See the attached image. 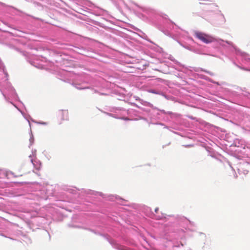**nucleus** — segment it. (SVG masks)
I'll list each match as a JSON object with an SVG mask.
<instances>
[{
  "instance_id": "nucleus-2",
  "label": "nucleus",
  "mask_w": 250,
  "mask_h": 250,
  "mask_svg": "<svg viewBox=\"0 0 250 250\" xmlns=\"http://www.w3.org/2000/svg\"><path fill=\"white\" fill-rule=\"evenodd\" d=\"M57 118L58 120L61 121L67 120L68 119V112L66 111H60L57 115Z\"/></svg>"
},
{
  "instance_id": "nucleus-1",
  "label": "nucleus",
  "mask_w": 250,
  "mask_h": 250,
  "mask_svg": "<svg viewBox=\"0 0 250 250\" xmlns=\"http://www.w3.org/2000/svg\"><path fill=\"white\" fill-rule=\"evenodd\" d=\"M195 36L206 43H209L215 41L213 37L202 32L195 33Z\"/></svg>"
},
{
  "instance_id": "nucleus-3",
  "label": "nucleus",
  "mask_w": 250,
  "mask_h": 250,
  "mask_svg": "<svg viewBox=\"0 0 250 250\" xmlns=\"http://www.w3.org/2000/svg\"><path fill=\"white\" fill-rule=\"evenodd\" d=\"M157 209H156L155 211L157 212Z\"/></svg>"
}]
</instances>
